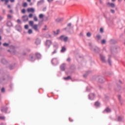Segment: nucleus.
Here are the masks:
<instances>
[{"instance_id": "nucleus-1", "label": "nucleus", "mask_w": 125, "mask_h": 125, "mask_svg": "<svg viewBox=\"0 0 125 125\" xmlns=\"http://www.w3.org/2000/svg\"><path fill=\"white\" fill-rule=\"evenodd\" d=\"M29 24L32 27V29H34L36 32H39V25L38 24H34V22L32 21H29Z\"/></svg>"}, {"instance_id": "nucleus-2", "label": "nucleus", "mask_w": 125, "mask_h": 125, "mask_svg": "<svg viewBox=\"0 0 125 125\" xmlns=\"http://www.w3.org/2000/svg\"><path fill=\"white\" fill-rule=\"evenodd\" d=\"M27 12H31L34 13L35 12V9L34 8H28L27 9Z\"/></svg>"}, {"instance_id": "nucleus-3", "label": "nucleus", "mask_w": 125, "mask_h": 125, "mask_svg": "<svg viewBox=\"0 0 125 125\" xmlns=\"http://www.w3.org/2000/svg\"><path fill=\"white\" fill-rule=\"evenodd\" d=\"M22 19L23 21H26L29 20V18H28V16L25 15L22 17Z\"/></svg>"}, {"instance_id": "nucleus-4", "label": "nucleus", "mask_w": 125, "mask_h": 125, "mask_svg": "<svg viewBox=\"0 0 125 125\" xmlns=\"http://www.w3.org/2000/svg\"><path fill=\"white\" fill-rule=\"evenodd\" d=\"M51 43H52V42H51V41H50V40H47L46 42V45L47 46H50V45H51Z\"/></svg>"}, {"instance_id": "nucleus-5", "label": "nucleus", "mask_w": 125, "mask_h": 125, "mask_svg": "<svg viewBox=\"0 0 125 125\" xmlns=\"http://www.w3.org/2000/svg\"><path fill=\"white\" fill-rule=\"evenodd\" d=\"M35 43L38 45L39 44H41V40L37 38L36 39V41H35Z\"/></svg>"}, {"instance_id": "nucleus-6", "label": "nucleus", "mask_w": 125, "mask_h": 125, "mask_svg": "<svg viewBox=\"0 0 125 125\" xmlns=\"http://www.w3.org/2000/svg\"><path fill=\"white\" fill-rule=\"evenodd\" d=\"M100 58L101 61H102L103 62H105V57H104L103 55H100Z\"/></svg>"}, {"instance_id": "nucleus-7", "label": "nucleus", "mask_w": 125, "mask_h": 125, "mask_svg": "<svg viewBox=\"0 0 125 125\" xmlns=\"http://www.w3.org/2000/svg\"><path fill=\"white\" fill-rule=\"evenodd\" d=\"M95 95L94 93L90 94L89 95V99H91V100H92L94 98Z\"/></svg>"}, {"instance_id": "nucleus-8", "label": "nucleus", "mask_w": 125, "mask_h": 125, "mask_svg": "<svg viewBox=\"0 0 125 125\" xmlns=\"http://www.w3.org/2000/svg\"><path fill=\"white\" fill-rule=\"evenodd\" d=\"M65 64H62L61 66V71H64L65 70Z\"/></svg>"}, {"instance_id": "nucleus-9", "label": "nucleus", "mask_w": 125, "mask_h": 125, "mask_svg": "<svg viewBox=\"0 0 125 125\" xmlns=\"http://www.w3.org/2000/svg\"><path fill=\"white\" fill-rule=\"evenodd\" d=\"M108 4H109V6L112 7V8H114V7H115V4L113 3H108Z\"/></svg>"}, {"instance_id": "nucleus-10", "label": "nucleus", "mask_w": 125, "mask_h": 125, "mask_svg": "<svg viewBox=\"0 0 125 125\" xmlns=\"http://www.w3.org/2000/svg\"><path fill=\"white\" fill-rule=\"evenodd\" d=\"M35 55L37 58H41V54L39 53H36L35 54Z\"/></svg>"}, {"instance_id": "nucleus-11", "label": "nucleus", "mask_w": 125, "mask_h": 125, "mask_svg": "<svg viewBox=\"0 0 125 125\" xmlns=\"http://www.w3.org/2000/svg\"><path fill=\"white\" fill-rule=\"evenodd\" d=\"M60 32V30L59 29H58L57 31H54L53 33L55 35H58Z\"/></svg>"}, {"instance_id": "nucleus-12", "label": "nucleus", "mask_w": 125, "mask_h": 125, "mask_svg": "<svg viewBox=\"0 0 125 125\" xmlns=\"http://www.w3.org/2000/svg\"><path fill=\"white\" fill-rule=\"evenodd\" d=\"M2 112H4V113H7V108H3L1 109Z\"/></svg>"}, {"instance_id": "nucleus-13", "label": "nucleus", "mask_w": 125, "mask_h": 125, "mask_svg": "<svg viewBox=\"0 0 125 125\" xmlns=\"http://www.w3.org/2000/svg\"><path fill=\"white\" fill-rule=\"evenodd\" d=\"M105 112H106L107 113H110L111 112V109L109 108H107L104 110Z\"/></svg>"}, {"instance_id": "nucleus-14", "label": "nucleus", "mask_w": 125, "mask_h": 125, "mask_svg": "<svg viewBox=\"0 0 125 125\" xmlns=\"http://www.w3.org/2000/svg\"><path fill=\"white\" fill-rule=\"evenodd\" d=\"M95 106H96V107H98L99 106H100V103H99V102H97L95 103Z\"/></svg>"}, {"instance_id": "nucleus-15", "label": "nucleus", "mask_w": 125, "mask_h": 125, "mask_svg": "<svg viewBox=\"0 0 125 125\" xmlns=\"http://www.w3.org/2000/svg\"><path fill=\"white\" fill-rule=\"evenodd\" d=\"M33 20H34V21H38V18H37V16H34L33 17Z\"/></svg>"}, {"instance_id": "nucleus-16", "label": "nucleus", "mask_w": 125, "mask_h": 125, "mask_svg": "<svg viewBox=\"0 0 125 125\" xmlns=\"http://www.w3.org/2000/svg\"><path fill=\"white\" fill-rule=\"evenodd\" d=\"M66 50V48L65 47H62L61 50V52H64Z\"/></svg>"}, {"instance_id": "nucleus-17", "label": "nucleus", "mask_w": 125, "mask_h": 125, "mask_svg": "<svg viewBox=\"0 0 125 125\" xmlns=\"http://www.w3.org/2000/svg\"><path fill=\"white\" fill-rule=\"evenodd\" d=\"M1 1H5V4H7V3L8 1H9V0H0Z\"/></svg>"}, {"instance_id": "nucleus-18", "label": "nucleus", "mask_w": 125, "mask_h": 125, "mask_svg": "<svg viewBox=\"0 0 125 125\" xmlns=\"http://www.w3.org/2000/svg\"><path fill=\"white\" fill-rule=\"evenodd\" d=\"M63 79L64 80H65V81H68V80H70V79H71V77L68 76L67 77H64Z\"/></svg>"}, {"instance_id": "nucleus-19", "label": "nucleus", "mask_w": 125, "mask_h": 125, "mask_svg": "<svg viewBox=\"0 0 125 125\" xmlns=\"http://www.w3.org/2000/svg\"><path fill=\"white\" fill-rule=\"evenodd\" d=\"M28 5V4H27V2H24L22 4L23 7H26V6Z\"/></svg>"}, {"instance_id": "nucleus-20", "label": "nucleus", "mask_w": 125, "mask_h": 125, "mask_svg": "<svg viewBox=\"0 0 125 125\" xmlns=\"http://www.w3.org/2000/svg\"><path fill=\"white\" fill-rule=\"evenodd\" d=\"M47 30H48L47 26H46V25H45L44 26V28H42V30L43 31H46Z\"/></svg>"}, {"instance_id": "nucleus-21", "label": "nucleus", "mask_w": 125, "mask_h": 125, "mask_svg": "<svg viewBox=\"0 0 125 125\" xmlns=\"http://www.w3.org/2000/svg\"><path fill=\"white\" fill-rule=\"evenodd\" d=\"M28 33V34H29V35H31V34H33V30H32V29H29Z\"/></svg>"}, {"instance_id": "nucleus-22", "label": "nucleus", "mask_w": 125, "mask_h": 125, "mask_svg": "<svg viewBox=\"0 0 125 125\" xmlns=\"http://www.w3.org/2000/svg\"><path fill=\"white\" fill-rule=\"evenodd\" d=\"M64 38H65V37H64V36H61L60 37V40H61V41H63Z\"/></svg>"}, {"instance_id": "nucleus-23", "label": "nucleus", "mask_w": 125, "mask_h": 125, "mask_svg": "<svg viewBox=\"0 0 125 125\" xmlns=\"http://www.w3.org/2000/svg\"><path fill=\"white\" fill-rule=\"evenodd\" d=\"M105 42H106V41L105 40H103L101 41L102 44H104L105 43Z\"/></svg>"}, {"instance_id": "nucleus-24", "label": "nucleus", "mask_w": 125, "mask_h": 125, "mask_svg": "<svg viewBox=\"0 0 125 125\" xmlns=\"http://www.w3.org/2000/svg\"><path fill=\"white\" fill-rule=\"evenodd\" d=\"M39 18L40 19L43 18V15L42 14H41L40 15H39Z\"/></svg>"}, {"instance_id": "nucleus-25", "label": "nucleus", "mask_w": 125, "mask_h": 125, "mask_svg": "<svg viewBox=\"0 0 125 125\" xmlns=\"http://www.w3.org/2000/svg\"><path fill=\"white\" fill-rule=\"evenodd\" d=\"M33 16V15L32 13L29 14L28 15L29 18H32Z\"/></svg>"}, {"instance_id": "nucleus-26", "label": "nucleus", "mask_w": 125, "mask_h": 125, "mask_svg": "<svg viewBox=\"0 0 125 125\" xmlns=\"http://www.w3.org/2000/svg\"><path fill=\"white\" fill-rule=\"evenodd\" d=\"M62 20V19L61 18H58L56 20V22H60Z\"/></svg>"}, {"instance_id": "nucleus-27", "label": "nucleus", "mask_w": 125, "mask_h": 125, "mask_svg": "<svg viewBox=\"0 0 125 125\" xmlns=\"http://www.w3.org/2000/svg\"><path fill=\"white\" fill-rule=\"evenodd\" d=\"M7 18H8V19H12V17L10 15H7Z\"/></svg>"}, {"instance_id": "nucleus-28", "label": "nucleus", "mask_w": 125, "mask_h": 125, "mask_svg": "<svg viewBox=\"0 0 125 125\" xmlns=\"http://www.w3.org/2000/svg\"><path fill=\"white\" fill-rule=\"evenodd\" d=\"M86 36H87V37H90V36H91V33H90V32H88L86 34Z\"/></svg>"}, {"instance_id": "nucleus-29", "label": "nucleus", "mask_w": 125, "mask_h": 125, "mask_svg": "<svg viewBox=\"0 0 125 125\" xmlns=\"http://www.w3.org/2000/svg\"><path fill=\"white\" fill-rule=\"evenodd\" d=\"M3 46H8V45H9V44L7 43H4L3 44Z\"/></svg>"}, {"instance_id": "nucleus-30", "label": "nucleus", "mask_w": 125, "mask_h": 125, "mask_svg": "<svg viewBox=\"0 0 125 125\" xmlns=\"http://www.w3.org/2000/svg\"><path fill=\"white\" fill-rule=\"evenodd\" d=\"M67 41H68V37H64V39H63V42H67Z\"/></svg>"}, {"instance_id": "nucleus-31", "label": "nucleus", "mask_w": 125, "mask_h": 125, "mask_svg": "<svg viewBox=\"0 0 125 125\" xmlns=\"http://www.w3.org/2000/svg\"><path fill=\"white\" fill-rule=\"evenodd\" d=\"M21 12L23 14L26 13V10H25V9H23L22 10H21Z\"/></svg>"}, {"instance_id": "nucleus-32", "label": "nucleus", "mask_w": 125, "mask_h": 125, "mask_svg": "<svg viewBox=\"0 0 125 125\" xmlns=\"http://www.w3.org/2000/svg\"><path fill=\"white\" fill-rule=\"evenodd\" d=\"M5 117L4 116H0V120H4Z\"/></svg>"}, {"instance_id": "nucleus-33", "label": "nucleus", "mask_w": 125, "mask_h": 125, "mask_svg": "<svg viewBox=\"0 0 125 125\" xmlns=\"http://www.w3.org/2000/svg\"><path fill=\"white\" fill-rule=\"evenodd\" d=\"M118 119V121H122V120H123V118H122L121 116H119Z\"/></svg>"}, {"instance_id": "nucleus-34", "label": "nucleus", "mask_w": 125, "mask_h": 125, "mask_svg": "<svg viewBox=\"0 0 125 125\" xmlns=\"http://www.w3.org/2000/svg\"><path fill=\"white\" fill-rule=\"evenodd\" d=\"M30 60L31 61H35V58H34V57L32 56L31 57Z\"/></svg>"}, {"instance_id": "nucleus-35", "label": "nucleus", "mask_w": 125, "mask_h": 125, "mask_svg": "<svg viewBox=\"0 0 125 125\" xmlns=\"http://www.w3.org/2000/svg\"><path fill=\"white\" fill-rule=\"evenodd\" d=\"M102 81H103V78H101L100 79V80H99V82H100V83H103V82Z\"/></svg>"}, {"instance_id": "nucleus-36", "label": "nucleus", "mask_w": 125, "mask_h": 125, "mask_svg": "<svg viewBox=\"0 0 125 125\" xmlns=\"http://www.w3.org/2000/svg\"><path fill=\"white\" fill-rule=\"evenodd\" d=\"M28 28H29V26L28 25H25L24 26V28L26 29L27 30V29H28Z\"/></svg>"}, {"instance_id": "nucleus-37", "label": "nucleus", "mask_w": 125, "mask_h": 125, "mask_svg": "<svg viewBox=\"0 0 125 125\" xmlns=\"http://www.w3.org/2000/svg\"><path fill=\"white\" fill-rule=\"evenodd\" d=\"M101 38V37L100 35L97 36V38L98 39V40H100Z\"/></svg>"}, {"instance_id": "nucleus-38", "label": "nucleus", "mask_w": 125, "mask_h": 125, "mask_svg": "<svg viewBox=\"0 0 125 125\" xmlns=\"http://www.w3.org/2000/svg\"><path fill=\"white\" fill-rule=\"evenodd\" d=\"M54 61H57V60L55 59H54L52 60V63H54Z\"/></svg>"}, {"instance_id": "nucleus-39", "label": "nucleus", "mask_w": 125, "mask_h": 125, "mask_svg": "<svg viewBox=\"0 0 125 125\" xmlns=\"http://www.w3.org/2000/svg\"><path fill=\"white\" fill-rule=\"evenodd\" d=\"M56 52H57V51H56V50H55L52 53V54H55V53H56Z\"/></svg>"}, {"instance_id": "nucleus-40", "label": "nucleus", "mask_w": 125, "mask_h": 125, "mask_svg": "<svg viewBox=\"0 0 125 125\" xmlns=\"http://www.w3.org/2000/svg\"><path fill=\"white\" fill-rule=\"evenodd\" d=\"M1 92H4V91H5L4 88H2L1 89Z\"/></svg>"}, {"instance_id": "nucleus-41", "label": "nucleus", "mask_w": 125, "mask_h": 125, "mask_svg": "<svg viewBox=\"0 0 125 125\" xmlns=\"http://www.w3.org/2000/svg\"><path fill=\"white\" fill-rule=\"evenodd\" d=\"M72 26V24L71 23H69L67 24V27H71Z\"/></svg>"}, {"instance_id": "nucleus-42", "label": "nucleus", "mask_w": 125, "mask_h": 125, "mask_svg": "<svg viewBox=\"0 0 125 125\" xmlns=\"http://www.w3.org/2000/svg\"><path fill=\"white\" fill-rule=\"evenodd\" d=\"M110 11H111V12L112 13H115V10H114L111 9V10H110Z\"/></svg>"}, {"instance_id": "nucleus-43", "label": "nucleus", "mask_w": 125, "mask_h": 125, "mask_svg": "<svg viewBox=\"0 0 125 125\" xmlns=\"http://www.w3.org/2000/svg\"><path fill=\"white\" fill-rule=\"evenodd\" d=\"M67 61H68V62H70L71 61V59L70 58H68L67 59Z\"/></svg>"}, {"instance_id": "nucleus-44", "label": "nucleus", "mask_w": 125, "mask_h": 125, "mask_svg": "<svg viewBox=\"0 0 125 125\" xmlns=\"http://www.w3.org/2000/svg\"><path fill=\"white\" fill-rule=\"evenodd\" d=\"M17 23H21V21H20V20H17Z\"/></svg>"}, {"instance_id": "nucleus-45", "label": "nucleus", "mask_w": 125, "mask_h": 125, "mask_svg": "<svg viewBox=\"0 0 125 125\" xmlns=\"http://www.w3.org/2000/svg\"><path fill=\"white\" fill-rule=\"evenodd\" d=\"M101 33H103V28H100Z\"/></svg>"}, {"instance_id": "nucleus-46", "label": "nucleus", "mask_w": 125, "mask_h": 125, "mask_svg": "<svg viewBox=\"0 0 125 125\" xmlns=\"http://www.w3.org/2000/svg\"><path fill=\"white\" fill-rule=\"evenodd\" d=\"M1 62H2V63H4V62H6L5 60H2L1 61Z\"/></svg>"}, {"instance_id": "nucleus-47", "label": "nucleus", "mask_w": 125, "mask_h": 125, "mask_svg": "<svg viewBox=\"0 0 125 125\" xmlns=\"http://www.w3.org/2000/svg\"><path fill=\"white\" fill-rule=\"evenodd\" d=\"M108 62L109 65H111V61H110V60H108Z\"/></svg>"}, {"instance_id": "nucleus-48", "label": "nucleus", "mask_w": 125, "mask_h": 125, "mask_svg": "<svg viewBox=\"0 0 125 125\" xmlns=\"http://www.w3.org/2000/svg\"><path fill=\"white\" fill-rule=\"evenodd\" d=\"M10 1H11V2H14V1H15V0H10Z\"/></svg>"}, {"instance_id": "nucleus-49", "label": "nucleus", "mask_w": 125, "mask_h": 125, "mask_svg": "<svg viewBox=\"0 0 125 125\" xmlns=\"http://www.w3.org/2000/svg\"><path fill=\"white\" fill-rule=\"evenodd\" d=\"M7 7L8 8H11V6H10V5H8Z\"/></svg>"}, {"instance_id": "nucleus-50", "label": "nucleus", "mask_w": 125, "mask_h": 125, "mask_svg": "<svg viewBox=\"0 0 125 125\" xmlns=\"http://www.w3.org/2000/svg\"><path fill=\"white\" fill-rule=\"evenodd\" d=\"M43 2V0H41L39 2H38V3H41V2Z\"/></svg>"}, {"instance_id": "nucleus-51", "label": "nucleus", "mask_w": 125, "mask_h": 125, "mask_svg": "<svg viewBox=\"0 0 125 125\" xmlns=\"http://www.w3.org/2000/svg\"><path fill=\"white\" fill-rule=\"evenodd\" d=\"M53 0H48V1H49V2H51Z\"/></svg>"}, {"instance_id": "nucleus-52", "label": "nucleus", "mask_w": 125, "mask_h": 125, "mask_svg": "<svg viewBox=\"0 0 125 125\" xmlns=\"http://www.w3.org/2000/svg\"><path fill=\"white\" fill-rule=\"evenodd\" d=\"M9 12H10V13H12V12H13L12 10H10L9 11Z\"/></svg>"}, {"instance_id": "nucleus-53", "label": "nucleus", "mask_w": 125, "mask_h": 125, "mask_svg": "<svg viewBox=\"0 0 125 125\" xmlns=\"http://www.w3.org/2000/svg\"><path fill=\"white\" fill-rule=\"evenodd\" d=\"M1 20H2V18H1V17H0V21H1Z\"/></svg>"}, {"instance_id": "nucleus-54", "label": "nucleus", "mask_w": 125, "mask_h": 125, "mask_svg": "<svg viewBox=\"0 0 125 125\" xmlns=\"http://www.w3.org/2000/svg\"><path fill=\"white\" fill-rule=\"evenodd\" d=\"M27 1H28V2H31V0H27Z\"/></svg>"}, {"instance_id": "nucleus-55", "label": "nucleus", "mask_w": 125, "mask_h": 125, "mask_svg": "<svg viewBox=\"0 0 125 125\" xmlns=\"http://www.w3.org/2000/svg\"><path fill=\"white\" fill-rule=\"evenodd\" d=\"M1 40V36H0V41Z\"/></svg>"}, {"instance_id": "nucleus-56", "label": "nucleus", "mask_w": 125, "mask_h": 125, "mask_svg": "<svg viewBox=\"0 0 125 125\" xmlns=\"http://www.w3.org/2000/svg\"><path fill=\"white\" fill-rule=\"evenodd\" d=\"M116 0H112V1H115Z\"/></svg>"}, {"instance_id": "nucleus-57", "label": "nucleus", "mask_w": 125, "mask_h": 125, "mask_svg": "<svg viewBox=\"0 0 125 125\" xmlns=\"http://www.w3.org/2000/svg\"><path fill=\"white\" fill-rule=\"evenodd\" d=\"M83 77H84V78H85V75H83Z\"/></svg>"}, {"instance_id": "nucleus-58", "label": "nucleus", "mask_w": 125, "mask_h": 125, "mask_svg": "<svg viewBox=\"0 0 125 125\" xmlns=\"http://www.w3.org/2000/svg\"><path fill=\"white\" fill-rule=\"evenodd\" d=\"M120 97H121V96H119V99H120Z\"/></svg>"}, {"instance_id": "nucleus-59", "label": "nucleus", "mask_w": 125, "mask_h": 125, "mask_svg": "<svg viewBox=\"0 0 125 125\" xmlns=\"http://www.w3.org/2000/svg\"><path fill=\"white\" fill-rule=\"evenodd\" d=\"M1 44V42H0V45Z\"/></svg>"}, {"instance_id": "nucleus-60", "label": "nucleus", "mask_w": 125, "mask_h": 125, "mask_svg": "<svg viewBox=\"0 0 125 125\" xmlns=\"http://www.w3.org/2000/svg\"><path fill=\"white\" fill-rule=\"evenodd\" d=\"M8 51H10V50H8Z\"/></svg>"}, {"instance_id": "nucleus-61", "label": "nucleus", "mask_w": 125, "mask_h": 125, "mask_svg": "<svg viewBox=\"0 0 125 125\" xmlns=\"http://www.w3.org/2000/svg\"><path fill=\"white\" fill-rule=\"evenodd\" d=\"M125 1V0H124Z\"/></svg>"}]
</instances>
